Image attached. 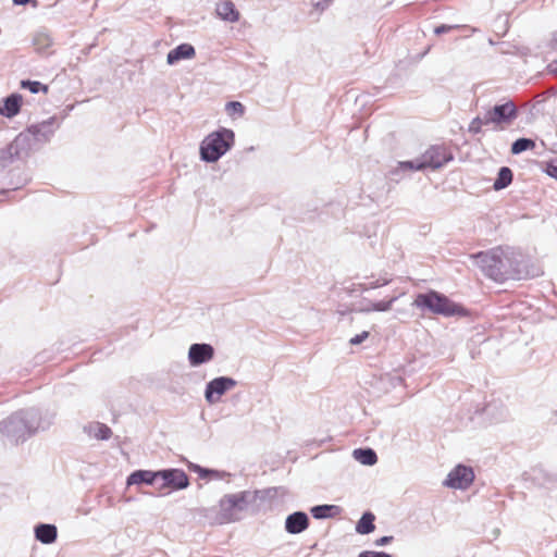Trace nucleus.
Here are the masks:
<instances>
[{
  "instance_id": "1",
  "label": "nucleus",
  "mask_w": 557,
  "mask_h": 557,
  "mask_svg": "<svg viewBox=\"0 0 557 557\" xmlns=\"http://www.w3.org/2000/svg\"><path fill=\"white\" fill-rule=\"evenodd\" d=\"M474 257L480 260L482 271L495 282L503 283L508 280L529 277V272L521 269L522 262L502 248L479 252Z\"/></svg>"
},
{
  "instance_id": "2",
  "label": "nucleus",
  "mask_w": 557,
  "mask_h": 557,
  "mask_svg": "<svg viewBox=\"0 0 557 557\" xmlns=\"http://www.w3.org/2000/svg\"><path fill=\"white\" fill-rule=\"evenodd\" d=\"M413 306L445 317L467 315V310L461 305L451 301L448 297L435 290L418 294L413 300Z\"/></svg>"
},
{
  "instance_id": "3",
  "label": "nucleus",
  "mask_w": 557,
  "mask_h": 557,
  "mask_svg": "<svg viewBox=\"0 0 557 557\" xmlns=\"http://www.w3.org/2000/svg\"><path fill=\"white\" fill-rule=\"evenodd\" d=\"M39 428V419L34 414H15L0 422V433L15 442L24 440Z\"/></svg>"
},
{
  "instance_id": "4",
  "label": "nucleus",
  "mask_w": 557,
  "mask_h": 557,
  "mask_svg": "<svg viewBox=\"0 0 557 557\" xmlns=\"http://www.w3.org/2000/svg\"><path fill=\"white\" fill-rule=\"evenodd\" d=\"M233 141L234 134L228 129L210 134L201 144L200 152L202 159L209 162L216 161L230 149Z\"/></svg>"
},
{
  "instance_id": "5",
  "label": "nucleus",
  "mask_w": 557,
  "mask_h": 557,
  "mask_svg": "<svg viewBox=\"0 0 557 557\" xmlns=\"http://www.w3.org/2000/svg\"><path fill=\"white\" fill-rule=\"evenodd\" d=\"M247 506V493L228 494L221 498L213 517L216 524L230 523L238 518Z\"/></svg>"
},
{
  "instance_id": "6",
  "label": "nucleus",
  "mask_w": 557,
  "mask_h": 557,
  "mask_svg": "<svg viewBox=\"0 0 557 557\" xmlns=\"http://www.w3.org/2000/svg\"><path fill=\"white\" fill-rule=\"evenodd\" d=\"M454 159L449 147L445 145H432L421 156V165L419 168L437 170Z\"/></svg>"
},
{
  "instance_id": "7",
  "label": "nucleus",
  "mask_w": 557,
  "mask_h": 557,
  "mask_svg": "<svg viewBox=\"0 0 557 557\" xmlns=\"http://www.w3.org/2000/svg\"><path fill=\"white\" fill-rule=\"evenodd\" d=\"M473 480V470L469 467L459 465L448 473L444 481V485L450 488L466 490L472 484Z\"/></svg>"
},
{
  "instance_id": "8",
  "label": "nucleus",
  "mask_w": 557,
  "mask_h": 557,
  "mask_svg": "<svg viewBox=\"0 0 557 557\" xmlns=\"http://www.w3.org/2000/svg\"><path fill=\"white\" fill-rule=\"evenodd\" d=\"M163 485L174 490H182L188 486L189 481L186 473L178 469L159 471Z\"/></svg>"
},
{
  "instance_id": "9",
  "label": "nucleus",
  "mask_w": 557,
  "mask_h": 557,
  "mask_svg": "<svg viewBox=\"0 0 557 557\" xmlns=\"http://www.w3.org/2000/svg\"><path fill=\"white\" fill-rule=\"evenodd\" d=\"M235 382L228 377H218L211 381L206 389V398L209 403L216 401L221 395L233 387Z\"/></svg>"
},
{
  "instance_id": "10",
  "label": "nucleus",
  "mask_w": 557,
  "mask_h": 557,
  "mask_svg": "<svg viewBox=\"0 0 557 557\" xmlns=\"http://www.w3.org/2000/svg\"><path fill=\"white\" fill-rule=\"evenodd\" d=\"M214 350L209 344H193L189 347L188 358L193 366H199L213 358Z\"/></svg>"
},
{
  "instance_id": "11",
  "label": "nucleus",
  "mask_w": 557,
  "mask_h": 557,
  "mask_svg": "<svg viewBox=\"0 0 557 557\" xmlns=\"http://www.w3.org/2000/svg\"><path fill=\"white\" fill-rule=\"evenodd\" d=\"M309 525V519L305 512L297 511L289 515L285 521V529L290 534H298Z\"/></svg>"
},
{
  "instance_id": "12",
  "label": "nucleus",
  "mask_w": 557,
  "mask_h": 557,
  "mask_svg": "<svg viewBox=\"0 0 557 557\" xmlns=\"http://www.w3.org/2000/svg\"><path fill=\"white\" fill-rule=\"evenodd\" d=\"M215 12L225 22L235 23L239 20V12L231 0L220 1L216 4Z\"/></svg>"
},
{
  "instance_id": "13",
  "label": "nucleus",
  "mask_w": 557,
  "mask_h": 557,
  "mask_svg": "<svg viewBox=\"0 0 557 557\" xmlns=\"http://www.w3.org/2000/svg\"><path fill=\"white\" fill-rule=\"evenodd\" d=\"M195 48L189 44H182L176 48L172 49L166 57L169 64H174L183 59H191L195 55Z\"/></svg>"
},
{
  "instance_id": "14",
  "label": "nucleus",
  "mask_w": 557,
  "mask_h": 557,
  "mask_svg": "<svg viewBox=\"0 0 557 557\" xmlns=\"http://www.w3.org/2000/svg\"><path fill=\"white\" fill-rule=\"evenodd\" d=\"M158 478H160L159 471L137 470L127 478V485L152 484Z\"/></svg>"
},
{
  "instance_id": "15",
  "label": "nucleus",
  "mask_w": 557,
  "mask_h": 557,
  "mask_svg": "<svg viewBox=\"0 0 557 557\" xmlns=\"http://www.w3.org/2000/svg\"><path fill=\"white\" fill-rule=\"evenodd\" d=\"M35 535L44 544H51L57 539V528L52 524H40L35 529Z\"/></svg>"
},
{
  "instance_id": "16",
  "label": "nucleus",
  "mask_w": 557,
  "mask_h": 557,
  "mask_svg": "<svg viewBox=\"0 0 557 557\" xmlns=\"http://www.w3.org/2000/svg\"><path fill=\"white\" fill-rule=\"evenodd\" d=\"M375 517L372 512H364L356 525V531L359 534H369L374 531Z\"/></svg>"
},
{
  "instance_id": "17",
  "label": "nucleus",
  "mask_w": 557,
  "mask_h": 557,
  "mask_svg": "<svg viewBox=\"0 0 557 557\" xmlns=\"http://www.w3.org/2000/svg\"><path fill=\"white\" fill-rule=\"evenodd\" d=\"M512 182V172L509 168L504 166L499 170L497 178L494 182V189L500 190Z\"/></svg>"
},
{
  "instance_id": "18",
  "label": "nucleus",
  "mask_w": 557,
  "mask_h": 557,
  "mask_svg": "<svg viewBox=\"0 0 557 557\" xmlns=\"http://www.w3.org/2000/svg\"><path fill=\"white\" fill-rule=\"evenodd\" d=\"M354 457L361 462L362 465L372 466L376 463L377 457L376 454L368 448V449H356L354 450Z\"/></svg>"
},
{
  "instance_id": "19",
  "label": "nucleus",
  "mask_w": 557,
  "mask_h": 557,
  "mask_svg": "<svg viewBox=\"0 0 557 557\" xmlns=\"http://www.w3.org/2000/svg\"><path fill=\"white\" fill-rule=\"evenodd\" d=\"M338 508L334 505H321L311 509V513L315 519H324L333 517L337 513Z\"/></svg>"
},
{
  "instance_id": "20",
  "label": "nucleus",
  "mask_w": 557,
  "mask_h": 557,
  "mask_svg": "<svg viewBox=\"0 0 557 557\" xmlns=\"http://www.w3.org/2000/svg\"><path fill=\"white\" fill-rule=\"evenodd\" d=\"M535 148V143L529 138H519L511 146V153L519 154L525 150Z\"/></svg>"
},
{
  "instance_id": "21",
  "label": "nucleus",
  "mask_w": 557,
  "mask_h": 557,
  "mask_svg": "<svg viewBox=\"0 0 557 557\" xmlns=\"http://www.w3.org/2000/svg\"><path fill=\"white\" fill-rule=\"evenodd\" d=\"M544 103L557 104V91L549 89L544 94L537 95L535 97L533 104H544Z\"/></svg>"
},
{
  "instance_id": "22",
  "label": "nucleus",
  "mask_w": 557,
  "mask_h": 557,
  "mask_svg": "<svg viewBox=\"0 0 557 557\" xmlns=\"http://www.w3.org/2000/svg\"><path fill=\"white\" fill-rule=\"evenodd\" d=\"M33 42L38 49H45L52 45V39L49 34L39 32L35 35Z\"/></svg>"
},
{
  "instance_id": "23",
  "label": "nucleus",
  "mask_w": 557,
  "mask_h": 557,
  "mask_svg": "<svg viewBox=\"0 0 557 557\" xmlns=\"http://www.w3.org/2000/svg\"><path fill=\"white\" fill-rule=\"evenodd\" d=\"M21 87L27 88L33 94H37L39 90H42L44 92L48 91V86L41 85L39 82L22 81Z\"/></svg>"
},
{
  "instance_id": "24",
  "label": "nucleus",
  "mask_w": 557,
  "mask_h": 557,
  "mask_svg": "<svg viewBox=\"0 0 557 557\" xmlns=\"http://www.w3.org/2000/svg\"><path fill=\"white\" fill-rule=\"evenodd\" d=\"M421 165V158L417 161H407V162H400V168L411 171H421L425 168H418Z\"/></svg>"
},
{
  "instance_id": "25",
  "label": "nucleus",
  "mask_w": 557,
  "mask_h": 557,
  "mask_svg": "<svg viewBox=\"0 0 557 557\" xmlns=\"http://www.w3.org/2000/svg\"><path fill=\"white\" fill-rule=\"evenodd\" d=\"M23 102L22 95L14 92L3 99V104H21Z\"/></svg>"
},
{
  "instance_id": "26",
  "label": "nucleus",
  "mask_w": 557,
  "mask_h": 557,
  "mask_svg": "<svg viewBox=\"0 0 557 557\" xmlns=\"http://www.w3.org/2000/svg\"><path fill=\"white\" fill-rule=\"evenodd\" d=\"M20 111V107H0V114L7 117L15 116Z\"/></svg>"
},
{
  "instance_id": "27",
  "label": "nucleus",
  "mask_w": 557,
  "mask_h": 557,
  "mask_svg": "<svg viewBox=\"0 0 557 557\" xmlns=\"http://www.w3.org/2000/svg\"><path fill=\"white\" fill-rule=\"evenodd\" d=\"M368 337H369V332L363 331L360 334H357L356 336L351 337L349 343H350V345H359L363 341H366Z\"/></svg>"
},
{
  "instance_id": "28",
  "label": "nucleus",
  "mask_w": 557,
  "mask_h": 557,
  "mask_svg": "<svg viewBox=\"0 0 557 557\" xmlns=\"http://www.w3.org/2000/svg\"><path fill=\"white\" fill-rule=\"evenodd\" d=\"M507 109H511L509 112V115L513 116L515 115V107H503V106L495 107V114L503 117L505 115V112Z\"/></svg>"
},
{
  "instance_id": "29",
  "label": "nucleus",
  "mask_w": 557,
  "mask_h": 557,
  "mask_svg": "<svg viewBox=\"0 0 557 557\" xmlns=\"http://www.w3.org/2000/svg\"><path fill=\"white\" fill-rule=\"evenodd\" d=\"M332 0H313L312 1V5L320 10V11H323L324 9H326L329 7V4L331 3Z\"/></svg>"
},
{
  "instance_id": "30",
  "label": "nucleus",
  "mask_w": 557,
  "mask_h": 557,
  "mask_svg": "<svg viewBox=\"0 0 557 557\" xmlns=\"http://www.w3.org/2000/svg\"><path fill=\"white\" fill-rule=\"evenodd\" d=\"M392 301H380L373 305V310L386 311L391 308Z\"/></svg>"
},
{
  "instance_id": "31",
  "label": "nucleus",
  "mask_w": 557,
  "mask_h": 557,
  "mask_svg": "<svg viewBox=\"0 0 557 557\" xmlns=\"http://www.w3.org/2000/svg\"><path fill=\"white\" fill-rule=\"evenodd\" d=\"M359 557H392L391 555L383 552H363Z\"/></svg>"
},
{
  "instance_id": "32",
  "label": "nucleus",
  "mask_w": 557,
  "mask_h": 557,
  "mask_svg": "<svg viewBox=\"0 0 557 557\" xmlns=\"http://www.w3.org/2000/svg\"><path fill=\"white\" fill-rule=\"evenodd\" d=\"M451 29V26L449 25H440L437 26L435 29H434V33L436 35H441V34H444V33H447L448 30Z\"/></svg>"
},
{
  "instance_id": "33",
  "label": "nucleus",
  "mask_w": 557,
  "mask_h": 557,
  "mask_svg": "<svg viewBox=\"0 0 557 557\" xmlns=\"http://www.w3.org/2000/svg\"><path fill=\"white\" fill-rule=\"evenodd\" d=\"M392 536H382L375 541V545L383 546L388 544L392 541Z\"/></svg>"
},
{
  "instance_id": "34",
  "label": "nucleus",
  "mask_w": 557,
  "mask_h": 557,
  "mask_svg": "<svg viewBox=\"0 0 557 557\" xmlns=\"http://www.w3.org/2000/svg\"><path fill=\"white\" fill-rule=\"evenodd\" d=\"M548 174L557 178V161L549 164Z\"/></svg>"
},
{
  "instance_id": "35",
  "label": "nucleus",
  "mask_w": 557,
  "mask_h": 557,
  "mask_svg": "<svg viewBox=\"0 0 557 557\" xmlns=\"http://www.w3.org/2000/svg\"><path fill=\"white\" fill-rule=\"evenodd\" d=\"M101 438H108L111 434V430L107 426L100 428Z\"/></svg>"
},
{
  "instance_id": "36",
  "label": "nucleus",
  "mask_w": 557,
  "mask_h": 557,
  "mask_svg": "<svg viewBox=\"0 0 557 557\" xmlns=\"http://www.w3.org/2000/svg\"><path fill=\"white\" fill-rule=\"evenodd\" d=\"M18 144H20V137H17L10 146H9V151L12 153V150L17 148L18 147Z\"/></svg>"
},
{
  "instance_id": "37",
  "label": "nucleus",
  "mask_w": 557,
  "mask_h": 557,
  "mask_svg": "<svg viewBox=\"0 0 557 557\" xmlns=\"http://www.w3.org/2000/svg\"><path fill=\"white\" fill-rule=\"evenodd\" d=\"M550 42L554 48H557V30L553 34Z\"/></svg>"
},
{
  "instance_id": "38",
  "label": "nucleus",
  "mask_w": 557,
  "mask_h": 557,
  "mask_svg": "<svg viewBox=\"0 0 557 557\" xmlns=\"http://www.w3.org/2000/svg\"><path fill=\"white\" fill-rule=\"evenodd\" d=\"M29 1L30 0H13V2L18 5H24V4L28 3Z\"/></svg>"
},
{
  "instance_id": "39",
  "label": "nucleus",
  "mask_w": 557,
  "mask_h": 557,
  "mask_svg": "<svg viewBox=\"0 0 557 557\" xmlns=\"http://www.w3.org/2000/svg\"><path fill=\"white\" fill-rule=\"evenodd\" d=\"M358 101H361V102H362V104H364V103H366V101L363 100V97L360 99L359 97H357V96H356V97H355V102H358Z\"/></svg>"
},
{
  "instance_id": "40",
  "label": "nucleus",
  "mask_w": 557,
  "mask_h": 557,
  "mask_svg": "<svg viewBox=\"0 0 557 557\" xmlns=\"http://www.w3.org/2000/svg\"><path fill=\"white\" fill-rule=\"evenodd\" d=\"M502 104L509 106V104H515V103H513V100H506Z\"/></svg>"
},
{
  "instance_id": "41",
  "label": "nucleus",
  "mask_w": 557,
  "mask_h": 557,
  "mask_svg": "<svg viewBox=\"0 0 557 557\" xmlns=\"http://www.w3.org/2000/svg\"><path fill=\"white\" fill-rule=\"evenodd\" d=\"M226 104L234 106V104H242V103H240V102H238V101H228Z\"/></svg>"
}]
</instances>
